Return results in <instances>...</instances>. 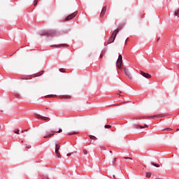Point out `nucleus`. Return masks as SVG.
<instances>
[{
  "instance_id": "obj_12",
  "label": "nucleus",
  "mask_w": 179,
  "mask_h": 179,
  "mask_svg": "<svg viewBox=\"0 0 179 179\" xmlns=\"http://www.w3.org/2000/svg\"><path fill=\"white\" fill-rule=\"evenodd\" d=\"M135 127H136V128L137 129H139V128H140L141 129H143V128H149V126H148V124H145L144 127L136 124V125H135Z\"/></svg>"
},
{
  "instance_id": "obj_25",
  "label": "nucleus",
  "mask_w": 179,
  "mask_h": 179,
  "mask_svg": "<svg viewBox=\"0 0 179 179\" xmlns=\"http://www.w3.org/2000/svg\"><path fill=\"white\" fill-rule=\"evenodd\" d=\"M47 97H57V95L50 94V95H48Z\"/></svg>"
},
{
  "instance_id": "obj_10",
  "label": "nucleus",
  "mask_w": 179,
  "mask_h": 179,
  "mask_svg": "<svg viewBox=\"0 0 179 179\" xmlns=\"http://www.w3.org/2000/svg\"><path fill=\"white\" fill-rule=\"evenodd\" d=\"M107 10V6H105L103 7L101 14H100V17H103V16H104V15H106V11Z\"/></svg>"
},
{
  "instance_id": "obj_32",
  "label": "nucleus",
  "mask_w": 179,
  "mask_h": 179,
  "mask_svg": "<svg viewBox=\"0 0 179 179\" xmlns=\"http://www.w3.org/2000/svg\"><path fill=\"white\" fill-rule=\"evenodd\" d=\"M113 164L115 163V159L113 161Z\"/></svg>"
},
{
  "instance_id": "obj_24",
  "label": "nucleus",
  "mask_w": 179,
  "mask_h": 179,
  "mask_svg": "<svg viewBox=\"0 0 179 179\" xmlns=\"http://www.w3.org/2000/svg\"><path fill=\"white\" fill-rule=\"evenodd\" d=\"M43 179H49L48 178V176L47 175H44L43 177H42Z\"/></svg>"
},
{
  "instance_id": "obj_31",
  "label": "nucleus",
  "mask_w": 179,
  "mask_h": 179,
  "mask_svg": "<svg viewBox=\"0 0 179 179\" xmlns=\"http://www.w3.org/2000/svg\"><path fill=\"white\" fill-rule=\"evenodd\" d=\"M27 148V149H30V148H31V146L29 145Z\"/></svg>"
},
{
  "instance_id": "obj_26",
  "label": "nucleus",
  "mask_w": 179,
  "mask_h": 179,
  "mask_svg": "<svg viewBox=\"0 0 179 179\" xmlns=\"http://www.w3.org/2000/svg\"><path fill=\"white\" fill-rule=\"evenodd\" d=\"M103 55H104V52H101L100 55V58H103Z\"/></svg>"
},
{
  "instance_id": "obj_5",
  "label": "nucleus",
  "mask_w": 179,
  "mask_h": 179,
  "mask_svg": "<svg viewBox=\"0 0 179 179\" xmlns=\"http://www.w3.org/2000/svg\"><path fill=\"white\" fill-rule=\"evenodd\" d=\"M59 145L58 144H55V153L57 156V157H58L59 159H61V154L59 153Z\"/></svg>"
},
{
  "instance_id": "obj_16",
  "label": "nucleus",
  "mask_w": 179,
  "mask_h": 179,
  "mask_svg": "<svg viewBox=\"0 0 179 179\" xmlns=\"http://www.w3.org/2000/svg\"><path fill=\"white\" fill-rule=\"evenodd\" d=\"M160 117H162V116H160V115H154V116H150V117L152 118V120H155L156 118H160Z\"/></svg>"
},
{
  "instance_id": "obj_17",
  "label": "nucleus",
  "mask_w": 179,
  "mask_h": 179,
  "mask_svg": "<svg viewBox=\"0 0 179 179\" xmlns=\"http://www.w3.org/2000/svg\"><path fill=\"white\" fill-rule=\"evenodd\" d=\"M146 177L147 178H150V177H152V173L150 172H147Z\"/></svg>"
},
{
  "instance_id": "obj_28",
  "label": "nucleus",
  "mask_w": 179,
  "mask_h": 179,
  "mask_svg": "<svg viewBox=\"0 0 179 179\" xmlns=\"http://www.w3.org/2000/svg\"><path fill=\"white\" fill-rule=\"evenodd\" d=\"M73 152L68 153V154H67V157H69V156H71V155H73Z\"/></svg>"
},
{
  "instance_id": "obj_20",
  "label": "nucleus",
  "mask_w": 179,
  "mask_h": 179,
  "mask_svg": "<svg viewBox=\"0 0 179 179\" xmlns=\"http://www.w3.org/2000/svg\"><path fill=\"white\" fill-rule=\"evenodd\" d=\"M104 128H106V129H110V128H111V125L106 124V125L104 126Z\"/></svg>"
},
{
  "instance_id": "obj_34",
  "label": "nucleus",
  "mask_w": 179,
  "mask_h": 179,
  "mask_svg": "<svg viewBox=\"0 0 179 179\" xmlns=\"http://www.w3.org/2000/svg\"><path fill=\"white\" fill-rule=\"evenodd\" d=\"M159 40H160V38H157V41H159Z\"/></svg>"
},
{
  "instance_id": "obj_27",
  "label": "nucleus",
  "mask_w": 179,
  "mask_h": 179,
  "mask_svg": "<svg viewBox=\"0 0 179 179\" xmlns=\"http://www.w3.org/2000/svg\"><path fill=\"white\" fill-rule=\"evenodd\" d=\"M83 154L84 155H87V150H83Z\"/></svg>"
},
{
  "instance_id": "obj_38",
  "label": "nucleus",
  "mask_w": 179,
  "mask_h": 179,
  "mask_svg": "<svg viewBox=\"0 0 179 179\" xmlns=\"http://www.w3.org/2000/svg\"><path fill=\"white\" fill-rule=\"evenodd\" d=\"M0 129H1V126H0Z\"/></svg>"
},
{
  "instance_id": "obj_23",
  "label": "nucleus",
  "mask_w": 179,
  "mask_h": 179,
  "mask_svg": "<svg viewBox=\"0 0 179 179\" xmlns=\"http://www.w3.org/2000/svg\"><path fill=\"white\" fill-rule=\"evenodd\" d=\"M59 72H62L63 73H65V69H60Z\"/></svg>"
},
{
  "instance_id": "obj_7",
  "label": "nucleus",
  "mask_w": 179,
  "mask_h": 179,
  "mask_svg": "<svg viewBox=\"0 0 179 179\" xmlns=\"http://www.w3.org/2000/svg\"><path fill=\"white\" fill-rule=\"evenodd\" d=\"M78 15V12H74L73 13H71V15H69V16H67L66 17V20H71V19H73V17H75V16H76Z\"/></svg>"
},
{
  "instance_id": "obj_14",
  "label": "nucleus",
  "mask_w": 179,
  "mask_h": 179,
  "mask_svg": "<svg viewBox=\"0 0 179 179\" xmlns=\"http://www.w3.org/2000/svg\"><path fill=\"white\" fill-rule=\"evenodd\" d=\"M124 159L127 160V163H131L132 162V158L128 157H124Z\"/></svg>"
},
{
  "instance_id": "obj_13",
  "label": "nucleus",
  "mask_w": 179,
  "mask_h": 179,
  "mask_svg": "<svg viewBox=\"0 0 179 179\" xmlns=\"http://www.w3.org/2000/svg\"><path fill=\"white\" fill-rule=\"evenodd\" d=\"M43 73H44V71H41V72L36 73L34 75V77L36 78L37 76H41V75H43Z\"/></svg>"
},
{
  "instance_id": "obj_19",
  "label": "nucleus",
  "mask_w": 179,
  "mask_h": 179,
  "mask_svg": "<svg viewBox=\"0 0 179 179\" xmlns=\"http://www.w3.org/2000/svg\"><path fill=\"white\" fill-rule=\"evenodd\" d=\"M90 139H92L93 141H97V137L94 136H90Z\"/></svg>"
},
{
  "instance_id": "obj_21",
  "label": "nucleus",
  "mask_w": 179,
  "mask_h": 179,
  "mask_svg": "<svg viewBox=\"0 0 179 179\" xmlns=\"http://www.w3.org/2000/svg\"><path fill=\"white\" fill-rule=\"evenodd\" d=\"M62 99H71V96L69 95H64L62 96Z\"/></svg>"
},
{
  "instance_id": "obj_8",
  "label": "nucleus",
  "mask_w": 179,
  "mask_h": 179,
  "mask_svg": "<svg viewBox=\"0 0 179 179\" xmlns=\"http://www.w3.org/2000/svg\"><path fill=\"white\" fill-rule=\"evenodd\" d=\"M140 73L141 75H142V76H143L144 78H146L147 79H150V78H152V76H150V74L148 73H145L142 71H140Z\"/></svg>"
},
{
  "instance_id": "obj_3",
  "label": "nucleus",
  "mask_w": 179,
  "mask_h": 179,
  "mask_svg": "<svg viewBox=\"0 0 179 179\" xmlns=\"http://www.w3.org/2000/svg\"><path fill=\"white\" fill-rule=\"evenodd\" d=\"M55 132L57 134H61V132H62V129H59V131H50V132H46V136H45L43 138H45V139H47V138H51V136H52V135H54V134H55Z\"/></svg>"
},
{
  "instance_id": "obj_11",
  "label": "nucleus",
  "mask_w": 179,
  "mask_h": 179,
  "mask_svg": "<svg viewBox=\"0 0 179 179\" xmlns=\"http://www.w3.org/2000/svg\"><path fill=\"white\" fill-rule=\"evenodd\" d=\"M51 47H54L55 48H58L59 47H69L68 44H65V43H63V44H60V45H51Z\"/></svg>"
},
{
  "instance_id": "obj_33",
  "label": "nucleus",
  "mask_w": 179,
  "mask_h": 179,
  "mask_svg": "<svg viewBox=\"0 0 179 179\" xmlns=\"http://www.w3.org/2000/svg\"><path fill=\"white\" fill-rule=\"evenodd\" d=\"M26 131H27V130H23V131H22V133H23V132H26Z\"/></svg>"
},
{
  "instance_id": "obj_29",
  "label": "nucleus",
  "mask_w": 179,
  "mask_h": 179,
  "mask_svg": "<svg viewBox=\"0 0 179 179\" xmlns=\"http://www.w3.org/2000/svg\"><path fill=\"white\" fill-rule=\"evenodd\" d=\"M14 132H15V134H19L20 131H19V129H17V130L14 131Z\"/></svg>"
},
{
  "instance_id": "obj_37",
  "label": "nucleus",
  "mask_w": 179,
  "mask_h": 179,
  "mask_svg": "<svg viewBox=\"0 0 179 179\" xmlns=\"http://www.w3.org/2000/svg\"><path fill=\"white\" fill-rule=\"evenodd\" d=\"M110 153H112V151H110Z\"/></svg>"
},
{
  "instance_id": "obj_9",
  "label": "nucleus",
  "mask_w": 179,
  "mask_h": 179,
  "mask_svg": "<svg viewBox=\"0 0 179 179\" xmlns=\"http://www.w3.org/2000/svg\"><path fill=\"white\" fill-rule=\"evenodd\" d=\"M124 72L125 75L129 78V79H132V76L131 75V73H129V71H128L127 69H124Z\"/></svg>"
},
{
  "instance_id": "obj_15",
  "label": "nucleus",
  "mask_w": 179,
  "mask_h": 179,
  "mask_svg": "<svg viewBox=\"0 0 179 179\" xmlns=\"http://www.w3.org/2000/svg\"><path fill=\"white\" fill-rule=\"evenodd\" d=\"M152 166H154L155 167H160V165L159 164H155V162H151Z\"/></svg>"
},
{
  "instance_id": "obj_35",
  "label": "nucleus",
  "mask_w": 179,
  "mask_h": 179,
  "mask_svg": "<svg viewBox=\"0 0 179 179\" xmlns=\"http://www.w3.org/2000/svg\"><path fill=\"white\" fill-rule=\"evenodd\" d=\"M113 178H115V175H113Z\"/></svg>"
},
{
  "instance_id": "obj_18",
  "label": "nucleus",
  "mask_w": 179,
  "mask_h": 179,
  "mask_svg": "<svg viewBox=\"0 0 179 179\" xmlns=\"http://www.w3.org/2000/svg\"><path fill=\"white\" fill-rule=\"evenodd\" d=\"M68 135H69V136H71V135H78V132H76V131L69 132V133H68Z\"/></svg>"
},
{
  "instance_id": "obj_4",
  "label": "nucleus",
  "mask_w": 179,
  "mask_h": 179,
  "mask_svg": "<svg viewBox=\"0 0 179 179\" xmlns=\"http://www.w3.org/2000/svg\"><path fill=\"white\" fill-rule=\"evenodd\" d=\"M116 66L119 69H121V68L122 67V55H119L118 56V59L116 62Z\"/></svg>"
},
{
  "instance_id": "obj_6",
  "label": "nucleus",
  "mask_w": 179,
  "mask_h": 179,
  "mask_svg": "<svg viewBox=\"0 0 179 179\" xmlns=\"http://www.w3.org/2000/svg\"><path fill=\"white\" fill-rule=\"evenodd\" d=\"M35 117L38 118V120H42V121H47V120H50L48 117H44L38 114H35Z\"/></svg>"
},
{
  "instance_id": "obj_1",
  "label": "nucleus",
  "mask_w": 179,
  "mask_h": 179,
  "mask_svg": "<svg viewBox=\"0 0 179 179\" xmlns=\"http://www.w3.org/2000/svg\"><path fill=\"white\" fill-rule=\"evenodd\" d=\"M40 36H47L48 37H55L57 36H59L61 34L58 31L55 30H48L43 31L39 33Z\"/></svg>"
},
{
  "instance_id": "obj_36",
  "label": "nucleus",
  "mask_w": 179,
  "mask_h": 179,
  "mask_svg": "<svg viewBox=\"0 0 179 179\" xmlns=\"http://www.w3.org/2000/svg\"><path fill=\"white\" fill-rule=\"evenodd\" d=\"M177 131H179V129H177Z\"/></svg>"
},
{
  "instance_id": "obj_22",
  "label": "nucleus",
  "mask_w": 179,
  "mask_h": 179,
  "mask_svg": "<svg viewBox=\"0 0 179 179\" xmlns=\"http://www.w3.org/2000/svg\"><path fill=\"white\" fill-rule=\"evenodd\" d=\"M38 3V0H34V6H36Z\"/></svg>"
},
{
  "instance_id": "obj_30",
  "label": "nucleus",
  "mask_w": 179,
  "mask_h": 179,
  "mask_svg": "<svg viewBox=\"0 0 179 179\" xmlns=\"http://www.w3.org/2000/svg\"><path fill=\"white\" fill-rule=\"evenodd\" d=\"M165 131H171V129L167 128V129H165Z\"/></svg>"
},
{
  "instance_id": "obj_2",
  "label": "nucleus",
  "mask_w": 179,
  "mask_h": 179,
  "mask_svg": "<svg viewBox=\"0 0 179 179\" xmlns=\"http://www.w3.org/2000/svg\"><path fill=\"white\" fill-rule=\"evenodd\" d=\"M120 32V28L114 30L111 34V36L109 38L108 41V44H111V43H114L115 40V37H117V34Z\"/></svg>"
}]
</instances>
